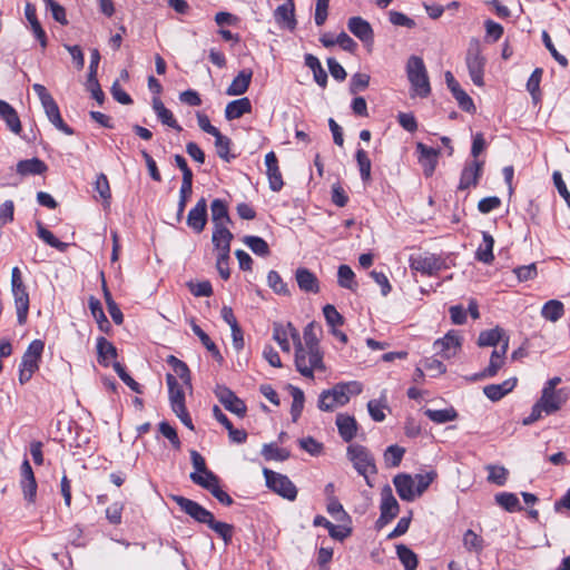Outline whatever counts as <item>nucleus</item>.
I'll return each instance as SVG.
<instances>
[{
    "label": "nucleus",
    "instance_id": "1",
    "mask_svg": "<svg viewBox=\"0 0 570 570\" xmlns=\"http://www.w3.org/2000/svg\"><path fill=\"white\" fill-rule=\"evenodd\" d=\"M362 392V384L357 381L337 383L331 390H325L320 394L317 406L321 411H333L350 402L351 396L358 395Z\"/></svg>",
    "mask_w": 570,
    "mask_h": 570
},
{
    "label": "nucleus",
    "instance_id": "2",
    "mask_svg": "<svg viewBox=\"0 0 570 570\" xmlns=\"http://www.w3.org/2000/svg\"><path fill=\"white\" fill-rule=\"evenodd\" d=\"M406 75L414 95L425 98L431 92L428 71L423 59L411 56L406 63Z\"/></svg>",
    "mask_w": 570,
    "mask_h": 570
},
{
    "label": "nucleus",
    "instance_id": "3",
    "mask_svg": "<svg viewBox=\"0 0 570 570\" xmlns=\"http://www.w3.org/2000/svg\"><path fill=\"white\" fill-rule=\"evenodd\" d=\"M32 89L37 94L48 120L63 134L73 135L72 128L63 121L59 107L47 88L43 85L35 83Z\"/></svg>",
    "mask_w": 570,
    "mask_h": 570
},
{
    "label": "nucleus",
    "instance_id": "4",
    "mask_svg": "<svg viewBox=\"0 0 570 570\" xmlns=\"http://www.w3.org/2000/svg\"><path fill=\"white\" fill-rule=\"evenodd\" d=\"M43 348L45 343L41 340H33L27 347L19 366V383L21 385L29 382L38 371Z\"/></svg>",
    "mask_w": 570,
    "mask_h": 570
},
{
    "label": "nucleus",
    "instance_id": "5",
    "mask_svg": "<svg viewBox=\"0 0 570 570\" xmlns=\"http://www.w3.org/2000/svg\"><path fill=\"white\" fill-rule=\"evenodd\" d=\"M347 456L352 461L355 470L365 478L366 483L372 485L368 480V474H376L377 469L371 452L361 444H351L347 448Z\"/></svg>",
    "mask_w": 570,
    "mask_h": 570
},
{
    "label": "nucleus",
    "instance_id": "6",
    "mask_svg": "<svg viewBox=\"0 0 570 570\" xmlns=\"http://www.w3.org/2000/svg\"><path fill=\"white\" fill-rule=\"evenodd\" d=\"M485 58L482 56V49L478 39H472L469 43L465 63L472 82L475 86H483V76L485 67Z\"/></svg>",
    "mask_w": 570,
    "mask_h": 570
},
{
    "label": "nucleus",
    "instance_id": "7",
    "mask_svg": "<svg viewBox=\"0 0 570 570\" xmlns=\"http://www.w3.org/2000/svg\"><path fill=\"white\" fill-rule=\"evenodd\" d=\"M266 485L279 497L294 501L297 497V488L285 474L274 472L267 468L263 469Z\"/></svg>",
    "mask_w": 570,
    "mask_h": 570
},
{
    "label": "nucleus",
    "instance_id": "8",
    "mask_svg": "<svg viewBox=\"0 0 570 570\" xmlns=\"http://www.w3.org/2000/svg\"><path fill=\"white\" fill-rule=\"evenodd\" d=\"M400 511V504L396 501L392 488L386 484L381 490L380 517L375 522V528L381 530L389 524Z\"/></svg>",
    "mask_w": 570,
    "mask_h": 570
},
{
    "label": "nucleus",
    "instance_id": "9",
    "mask_svg": "<svg viewBox=\"0 0 570 570\" xmlns=\"http://www.w3.org/2000/svg\"><path fill=\"white\" fill-rule=\"evenodd\" d=\"M295 366L303 376L313 379L315 370L323 371L325 368L323 354L321 351L303 348L302 353H295Z\"/></svg>",
    "mask_w": 570,
    "mask_h": 570
},
{
    "label": "nucleus",
    "instance_id": "10",
    "mask_svg": "<svg viewBox=\"0 0 570 570\" xmlns=\"http://www.w3.org/2000/svg\"><path fill=\"white\" fill-rule=\"evenodd\" d=\"M171 499L179 505V508L186 514H188L197 522L205 523L207 525L209 522H213L214 514L207 509H205L203 505H200L198 502L181 495H173Z\"/></svg>",
    "mask_w": 570,
    "mask_h": 570
},
{
    "label": "nucleus",
    "instance_id": "11",
    "mask_svg": "<svg viewBox=\"0 0 570 570\" xmlns=\"http://www.w3.org/2000/svg\"><path fill=\"white\" fill-rule=\"evenodd\" d=\"M215 395L227 411L240 417L245 416L247 411L246 404L230 389L217 386Z\"/></svg>",
    "mask_w": 570,
    "mask_h": 570
},
{
    "label": "nucleus",
    "instance_id": "12",
    "mask_svg": "<svg viewBox=\"0 0 570 570\" xmlns=\"http://www.w3.org/2000/svg\"><path fill=\"white\" fill-rule=\"evenodd\" d=\"M483 166L484 161L479 159H473L472 161L465 164L461 173L458 188L460 190H465L470 187H475L482 176Z\"/></svg>",
    "mask_w": 570,
    "mask_h": 570
},
{
    "label": "nucleus",
    "instance_id": "13",
    "mask_svg": "<svg viewBox=\"0 0 570 570\" xmlns=\"http://www.w3.org/2000/svg\"><path fill=\"white\" fill-rule=\"evenodd\" d=\"M445 82L448 88L452 92L453 97L458 101L460 108L466 112H474L475 106L472 98L461 88L460 83L456 81L451 71H446Z\"/></svg>",
    "mask_w": 570,
    "mask_h": 570
},
{
    "label": "nucleus",
    "instance_id": "14",
    "mask_svg": "<svg viewBox=\"0 0 570 570\" xmlns=\"http://www.w3.org/2000/svg\"><path fill=\"white\" fill-rule=\"evenodd\" d=\"M410 266L412 269L425 275H433L439 272L443 266V261L436 255H419L411 257Z\"/></svg>",
    "mask_w": 570,
    "mask_h": 570
},
{
    "label": "nucleus",
    "instance_id": "15",
    "mask_svg": "<svg viewBox=\"0 0 570 570\" xmlns=\"http://www.w3.org/2000/svg\"><path fill=\"white\" fill-rule=\"evenodd\" d=\"M207 223V202L202 197L187 215V225L195 233L199 234L205 229Z\"/></svg>",
    "mask_w": 570,
    "mask_h": 570
},
{
    "label": "nucleus",
    "instance_id": "16",
    "mask_svg": "<svg viewBox=\"0 0 570 570\" xmlns=\"http://www.w3.org/2000/svg\"><path fill=\"white\" fill-rule=\"evenodd\" d=\"M568 400V393L564 389L549 391L542 389V394L539 401L546 407V414H552L559 411Z\"/></svg>",
    "mask_w": 570,
    "mask_h": 570
},
{
    "label": "nucleus",
    "instance_id": "17",
    "mask_svg": "<svg viewBox=\"0 0 570 570\" xmlns=\"http://www.w3.org/2000/svg\"><path fill=\"white\" fill-rule=\"evenodd\" d=\"M347 28L357 39L365 45H372L374 31L372 26L362 17H351L347 21Z\"/></svg>",
    "mask_w": 570,
    "mask_h": 570
},
{
    "label": "nucleus",
    "instance_id": "18",
    "mask_svg": "<svg viewBox=\"0 0 570 570\" xmlns=\"http://www.w3.org/2000/svg\"><path fill=\"white\" fill-rule=\"evenodd\" d=\"M460 347L461 337L453 331L449 332L443 338L434 342V350L444 358L455 356Z\"/></svg>",
    "mask_w": 570,
    "mask_h": 570
},
{
    "label": "nucleus",
    "instance_id": "19",
    "mask_svg": "<svg viewBox=\"0 0 570 570\" xmlns=\"http://www.w3.org/2000/svg\"><path fill=\"white\" fill-rule=\"evenodd\" d=\"M266 175L268 178L269 188L273 191H279L283 186V177L278 167V160L274 151H269L265 156Z\"/></svg>",
    "mask_w": 570,
    "mask_h": 570
},
{
    "label": "nucleus",
    "instance_id": "20",
    "mask_svg": "<svg viewBox=\"0 0 570 570\" xmlns=\"http://www.w3.org/2000/svg\"><path fill=\"white\" fill-rule=\"evenodd\" d=\"M393 483L399 497L403 501L411 502L417 497L416 490L414 488L415 480L413 479L412 475L406 473H400L394 476Z\"/></svg>",
    "mask_w": 570,
    "mask_h": 570
},
{
    "label": "nucleus",
    "instance_id": "21",
    "mask_svg": "<svg viewBox=\"0 0 570 570\" xmlns=\"http://www.w3.org/2000/svg\"><path fill=\"white\" fill-rule=\"evenodd\" d=\"M274 17L278 26L285 27L288 30L293 31L297 24V21L295 19L294 0H286V2L278 6L274 11Z\"/></svg>",
    "mask_w": 570,
    "mask_h": 570
},
{
    "label": "nucleus",
    "instance_id": "22",
    "mask_svg": "<svg viewBox=\"0 0 570 570\" xmlns=\"http://www.w3.org/2000/svg\"><path fill=\"white\" fill-rule=\"evenodd\" d=\"M508 346L509 338L507 337L499 350H493V352L491 353L490 363L488 367H485L483 372L480 374V377H493L498 374V372L504 365Z\"/></svg>",
    "mask_w": 570,
    "mask_h": 570
},
{
    "label": "nucleus",
    "instance_id": "23",
    "mask_svg": "<svg viewBox=\"0 0 570 570\" xmlns=\"http://www.w3.org/2000/svg\"><path fill=\"white\" fill-rule=\"evenodd\" d=\"M17 309V318L20 325L27 321L29 312V294L24 285L11 287Z\"/></svg>",
    "mask_w": 570,
    "mask_h": 570
},
{
    "label": "nucleus",
    "instance_id": "24",
    "mask_svg": "<svg viewBox=\"0 0 570 570\" xmlns=\"http://www.w3.org/2000/svg\"><path fill=\"white\" fill-rule=\"evenodd\" d=\"M234 238L232 232L228 229V225L219 224L214 226L212 242L215 248L219 252L218 254L230 253V242Z\"/></svg>",
    "mask_w": 570,
    "mask_h": 570
},
{
    "label": "nucleus",
    "instance_id": "25",
    "mask_svg": "<svg viewBox=\"0 0 570 570\" xmlns=\"http://www.w3.org/2000/svg\"><path fill=\"white\" fill-rule=\"evenodd\" d=\"M166 381L168 385L169 401L173 411H181V409L186 407L185 392L183 390V386L178 384L176 377L170 373L166 375Z\"/></svg>",
    "mask_w": 570,
    "mask_h": 570
},
{
    "label": "nucleus",
    "instance_id": "26",
    "mask_svg": "<svg viewBox=\"0 0 570 570\" xmlns=\"http://www.w3.org/2000/svg\"><path fill=\"white\" fill-rule=\"evenodd\" d=\"M295 279L301 291L305 293H318L320 282L314 273L305 267H299L295 272Z\"/></svg>",
    "mask_w": 570,
    "mask_h": 570
},
{
    "label": "nucleus",
    "instance_id": "27",
    "mask_svg": "<svg viewBox=\"0 0 570 570\" xmlns=\"http://www.w3.org/2000/svg\"><path fill=\"white\" fill-rule=\"evenodd\" d=\"M335 423H336L340 436L345 442H351L355 438L356 432H357V422L354 416L344 414V413H340L336 415Z\"/></svg>",
    "mask_w": 570,
    "mask_h": 570
},
{
    "label": "nucleus",
    "instance_id": "28",
    "mask_svg": "<svg viewBox=\"0 0 570 570\" xmlns=\"http://www.w3.org/2000/svg\"><path fill=\"white\" fill-rule=\"evenodd\" d=\"M517 385V379L511 377L500 384H490L484 386L483 393L493 402L500 401L510 393Z\"/></svg>",
    "mask_w": 570,
    "mask_h": 570
},
{
    "label": "nucleus",
    "instance_id": "29",
    "mask_svg": "<svg viewBox=\"0 0 570 570\" xmlns=\"http://www.w3.org/2000/svg\"><path fill=\"white\" fill-rule=\"evenodd\" d=\"M253 71L250 69H243L233 79L232 83L226 89L228 96H242L244 95L250 85Z\"/></svg>",
    "mask_w": 570,
    "mask_h": 570
},
{
    "label": "nucleus",
    "instance_id": "30",
    "mask_svg": "<svg viewBox=\"0 0 570 570\" xmlns=\"http://www.w3.org/2000/svg\"><path fill=\"white\" fill-rule=\"evenodd\" d=\"M416 149L420 153V161L424 168V174L431 176L438 164L439 151L432 147L419 142Z\"/></svg>",
    "mask_w": 570,
    "mask_h": 570
},
{
    "label": "nucleus",
    "instance_id": "31",
    "mask_svg": "<svg viewBox=\"0 0 570 570\" xmlns=\"http://www.w3.org/2000/svg\"><path fill=\"white\" fill-rule=\"evenodd\" d=\"M0 117L7 124L8 128L14 132L20 134L22 127L20 118L16 109L4 100L0 99Z\"/></svg>",
    "mask_w": 570,
    "mask_h": 570
},
{
    "label": "nucleus",
    "instance_id": "32",
    "mask_svg": "<svg viewBox=\"0 0 570 570\" xmlns=\"http://www.w3.org/2000/svg\"><path fill=\"white\" fill-rule=\"evenodd\" d=\"M250 111V100L247 97H243L227 104L225 108V117L227 120H234L240 118L245 114H249Z\"/></svg>",
    "mask_w": 570,
    "mask_h": 570
},
{
    "label": "nucleus",
    "instance_id": "33",
    "mask_svg": "<svg viewBox=\"0 0 570 570\" xmlns=\"http://www.w3.org/2000/svg\"><path fill=\"white\" fill-rule=\"evenodd\" d=\"M153 109L156 112L158 119L164 125H166L177 131L183 130L181 126L175 119L173 112L165 107L164 102L159 98L153 99Z\"/></svg>",
    "mask_w": 570,
    "mask_h": 570
},
{
    "label": "nucleus",
    "instance_id": "34",
    "mask_svg": "<svg viewBox=\"0 0 570 570\" xmlns=\"http://www.w3.org/2000/svg\"><path fill=\"white\" fill-rule=\"evenodd\" d=\"M48 169L45 161L39 158H31L26 160H20L17 164V173L21 176L28 175H41L46 173Z\"/></svg>",
    "mask_w": 570,
    "mask_h": 570
},
{
    "label": "nucleus",
    "instance_id": "35",
    "mask_svg": "<svg viewBox=\"0 0 570 570\" xmlns=\"http://www.w3.org/2000/svg\"><path fill=\"white\" fill-rule=\"evenodd\" d=\"M210 212L214 226H218L219 224H232V219L228 214V208L224 200L219 198L214 199L210 204Z\"/></svg>",
    "mask_w": 570,
    "mask_h": 570
},
{
    "label": "nucleus",
    "instance_id": "36",
    "mask_svg": "<svg viewBox=\"0 0 570 570\" xmlns=\"http://www.w3.org/2000/svg\"><path fill=\"white\" fill-rule=\"evenodd\" d=\"M98 362L102 366H109V360L117 357V348L104 336L97 338Z\"/></svg>",
    "mask_w": 570,
    "mask_h": 570
},
{
    "label": "nucleus",
    "instance_id": "37",
    "mask_svg": "<svg viewBox=\"0 0 570 570\" xmlns=\"http://www.w3.org/2000/svg\"><path fill=\"white\" fill-rule=\"evenodd\" d=\"M482 238H483V242L476 250V259L484 264H491L494 259V255H493L494 239L488 232L482 233Z\"/></svg>",
    "mask_w": 570,
    "mask_h": 570
},
{
    "label": "nucleus",
    "instance_id": "38",
    "mask_svg": "<svg viewBox=\"0 0 570 570\" xmlns=\"http://www.w3.org/2000/svg\"><path fill=\"white\" fill-rule=\"evenodd\" d=\"M167 363L173 367V371L175 373L173 375L176 379L179 377L183 381L184 385L191 389L190 371L187 364L174 355L168 356Z\"/></svg>",
    "mask_w": 570,
    "mask_h": 570
},
{
    "label": "nucleus",
    "instance_id": "39",
    "mask_svg": "<svg viewBox=\"0 0 570 570\" xmlns=\"http://www.w3.org/2000/svg\"><path fill=\"white\" fill-rule=\"evenodd\" d=\"M89 308L98 324L99 330L101 332L108 333L110 330V323L105 315V312L102 309V306H101V303L99 302V299L91 296L89 298Z\"/></svg>",
    "mask_w": 570,
    "mask_h": 570
},
{
    "label": "nucleus",
    "instance_id": "40",
    "mask_svg": "<svg viewBox=\"0 0 570 570\" xmlns=\"http://www.w3.org/2000/svg\"><path fill=\"white\" fill-rule=\"evenodd\" d=\"M189 478L195 484L206 489L209 492L219 484V478L210 470H207L200 474L190 473Z\"/></svg>",
    "mask_w": 570,
    "mask_h": 570
},
{
    "label": "nucleus",
    "instance_id": "41",
    "mask_svg": "<svg viewBox=\"0 0 570 570\" xmlns=\"http://www.w3.org/2000/svg\"><path fill=\"white\" fill-rule=\"evenodd\" d=\"M564 313L563 304L558 299L548 301L541 309V315L544 320L550 322L559 321Z\"/></svg>",
    "mask_w": 570,
    "mask_h": 570
},
{
    "label": "nucleus",
    "instance_id": "42",
    "mask_svg": "<svg viewBox=\"0 0 570 570\" xmlns=\"http://www.w3.org/2000/svg\"><path fill=\"white\" fill-rule=\"evenodd\" d=\"M37 235L40 239H42L47 245L58 249L59 252H66L69 247V244L59 240L49 229H47L41 222L37 223Z\"/></svg>",
    "mask_w": 570,
    "mask_h": 570
},
{
    "label": "nucleus",
    "instance_id": "43",
    "mask_svg": "<svg viewBox=\"0 0 570 570\" xmlns=\"http://www.w3.org/2000/svg\"><path fill=\"white\" fill-rule=\"evenodd\" d=\"M289 392L293 397L291 406L292 420L293 422H297L304 409L305 395L299 387L293 385H289Z\"/></svg>",
    "mask_w": 570,
    "mask_h": 570
},
{
    "label": "nucleus",
    "instance_id": "44",
    "mask_svg": "<svg viewBox=\"0 0 570 570\" xmlns=\"http://www.w3.org/2000/svg\"><path fill=\"white\" fill-rule=\"evenodd\" d=\"M396 554L405 570H415L417 568V556L406 546L397 544Z\"/></svg>",
    "mask_w": 570,
    "mask_h": 570
},
{
    "label": "nucleus",
    "instance_id": "45",
    "mask_svg": "<svg viewBox=\"0 0 570 570\" xmlns=\"http://www.w3.org/2000/svg\"><path fill=\"white\" fill-rule=\"evenodd\" d=\"M494 500L497 504L507 510L508 512H514L522 510L519 499L514 493L501 492L495 494Z\"/></svg>",
    "mask_w": 570,
    "mask_h": 570
},
{
    "label": "nucleus",
    "instance_id": "46",
    "mask_svg": "<svg viewBox=\"0 0 570 570\" xmlns=\"http://www.w3.org/2000/svg\"><path fill=\"white\" fill-rule=\"evenodd\" d=\"M504 332L500 327L482 331L478 338L479 346H497L502 341Z\"/></svg>",
    "mask_w": 570,
    "mask_h": 570
},
{
    "label": "nucleus",
    "instance_id": "47",
    "mask_svg": "<svg viewBox=\"0 0 570 570\" xmlns=\"http://www.w3.org/2000/svg\"><path fill=\"white\" fill-rule=\"evenodd\" d=\"M424 414L435 423H446L454 421L458 417V413L453 407L443 410L426 409Z\"/></svg>",
    "mask_w": 570,
    "mask_h": 570
},
{
    "label": "nucleus",
    "instance_id": "48",
    "mask_svg": "<svg viewBox=\"0 0 570 570\" xmlns=\"http://www.w3.org/2000/svg\"><path fill=\"white\" fill-rule=\"evenodd\" d=\"M355 274L348 265H341L337 271V283L341 287L355 291L357 283L354 281Z\"/></svg>",
    "mask_w": 570,
    "mask_h": 570
},
{
    "label": "nucleus",
    "instance_id": "49",
    "mask_svg": "<svg viewBox=\"0 0 570 570\" xmlns=\"http://www.w3.org/2000/svg\"><path fill=\"white\" fill-rule=\"evenodd\" d=\"M244 244L247 245L250 250L262 257H266L271 254L269 246L262 237L258 236H245L243 239Z\"/></svg>",
    "mask_w": 570,
    "mask_h": 570
},
{
    "label": "nucleus",
    "instance_id": "50",
    "mask_svg": "<svg viewBox=\"0 0 570 570\" xmlns=\"http://www.w3.org/2000/svg\"><path fill=\"white\" fill-rule=\"evenodd\" d=\"M217 155L225 161L229 163L235 156L230 155L232 140L224 136L220 131L214 136Z\"/></svg>",
    "mask_w": 570,
    "mask_h": 570
},
{
    "label": "nucleus",
    "instance_id": "51",
    "mask_svg": "<svg viewBox=\"0 0 570 570\" xmlns=\"http://www.w3.org/2000/svg\"><path fill=\"white\" fill-rule=\"evenodd\" d=\"M262 455L267 461H285L289 458V451L269 443L263 445Z\"/></svg>",
    "mask_w": 570,
    "mask_h": 570
},
{
    "label": "nucleus",
    "instance_id": "52",
    "mask_svg": "<svg viewBox=\"0 0 570 570\" xmlns=\"http://www.w3.org/2000/svg\"><path fill=\"white\" fill-rule=\"evenodd\" d=\"M191 330L194 334L200 340L202 344L212 353V355L216 360L222 361L223 356L210 337L196 323H191Z\"/></svg>",
    "mask_w": 570,
    "mask_h": 570
},
{
    "label": "nucleus",
    "instance_id": "53",
    "mask_svg": "<svg viewBox=\"0 0 570 570\" xmlns=\"http://www.w3.org/2000/svg\"><path fill=\"white\" fill-rule=\"evenodd\" d=\"M405 453V449L401 448L396 444L387 446L384 452V462L389 468H396L400 465L403 455Z\"/></svg>",
    "mask_w": 570,
    "mask_h": 570
},
{
    "label": "nucleus",
    "instance_id": "54",
    "mask_svg": "<svg viewBox=\"0 0 570 570\" xmlns=\"http://www.w3.org/2000/svg\"><path fill=\"white\" fill-rule=\"evenodd\" d=\"M317 326L314 322L308 323L303 333L304 337V347L306 350H313V351H321L320 350V343H318V335H317Z\"/></svg>",
    "mask_w": 570,
    "mask_h": 570
},
{
    "label": "nucleus",
    "instance_id": "55",
    "mask_svg": "<svg viewBox=\"0 0 570 570\" xmlns=\"http://www.w3.org/2000/svg\"><path fill=\"white\" fill-rule=\"evenodd\" d=\"M193 193V179H183L181 187L179 190V202H178V208H177V218L180 219L184 212L186 204L191 196Z\"/></svg>",
    "mask_w": 570,
    "mask_h": 570
},
{
    "label": "nucleus",
    "instance_id": "56",
    "mask_svg": "<svg viewBox=\"0 0 570 570\" xmlns=\"http://www.w3.org/2000/svg\"><path fill=\"white\" fill-rule=\"evenodd\" d=\"M355 158L358 165L360 175L364 183L371 179V160L364 149L356 150Z\"/></svg>",
    "mask_w": 570,
    "mask_h": 570
},
{
    "label": "nucleus",
    "instance_id": "57",
    "mask_svg": "<svg viewBox=\"0 0 570 570\" xmlns=\"http://www.w3.org/2000/svg\"><path fill=\"white\" fill-rule=\"evenodd\" d=\"M463 546L468 551L476 553H480L484 547L483 539L471 529L463 534Z\"/></svg>",
    "mask_w": 570,
    "mask_h": 570
},
{
    "label": "nucleus",
    "instance_id": "58",
    "mask_svg": "<svg viewBox=\"0 0 570 570\" xmlns=\"http://www.w3.org/2000/svg\"><path fill=\"white\" fill-rule=\"evenodd\" d=\"M542 75H543V70L541 68H535L527 82V90L530 92V95L534 101H538L541 96L540 82H541Z\"/></svg>",
    "mask_w": 570,
    "mask_h": 570
},
{
    "label": "nucleus",
    "instance_id": "59",
    "mask_svg": "<svg viewBox=\"0 0 570 570\" xmlns=\"http://www.w3.org/2000/svg\"><path fill=\"white\" fill-rule=\"evenodd\" d=\"M273 338L278 343L279 347L283 352L288 353L291 351V345L288 342V332L285 325L281 323H275L273 326Z\"/></svg>",
    "mask_w": 570,
    "mask_h": 570
},
{
    "label": "nucleus",
    "instance_id": "60",
    "mask_svg": "<svg viewBox=\"0 0 570 570\" xmlns=\"http://www.w3.org/2000/svg\"><path fill=\"white\" fill-rule=\"evenodd\" d=\"M208 527L213 531H215L224 540L226 544L230 543L234 530V527L232 524L222 521H216L215 518H213V522H209Z\"/></svg>",
    "mask_w": 570,
    "mask_h": 570
},
{
    "label": "nucleus",
    "instance_id": "61",
    "mask_svg": "<svg viewBox=\"0 0 570 570\" xmlns=\"http://www.w3.org/2000/svg\"><path fill=\"white\" fill-rule=\"evenodd\" d=\"M95 190L99 194L101 199L105 203V206H109L110 198H111V191L108 178L105 174H99L97 176V179L95 181Z\"/></svg>",
    "mask_w": 570,
    "mask_h": 570
},
{
    "label": "nucleus",
    "instance_id": "62",
    "mask_svg": "<svg viewBox=\"0 0 570 570\" xmlns=\"http://www.w3.org/2000/svg\"><path fill=\"white\" fill-rule=\"evenodd\" d=\"M114 370L118 374V376L121 379V381L129 386L134 392L141 394L142 387L139 383H137L126 371V368L119 363L115 362L112 364Z\"/></svg>",
    "mask_w": 570,
    "mask_h": 570
},
{
    "label": "nucleus",
    "instance_id": "63",
    "mask_svg": "<svg viewBox=\"0 0 570 570\" xmlns=\"http://www.w3.org/2000/svg\"><path fill=\"white\" fill-rule=\"evenodd\" d=\"M268 286L279 295H289L286 283L283 282L281 275L276 271H271L267 275Z\"/></svg>",
    "mask_w": 570,
    "mask_h": 570
},
{
    "label": "nucleus",
    "instance_id": "64",
    "mask_svg": "<svg viewBox=\"0 0 570 570\" xmlns=\"http://www.w3.org/2000/svg\"><path fill=\"white\" fill-rule=\"evenodd\" d=\"M323 314L326 320V323L334 328L337 326L343 325L344 318L343 316L337 312L334 305L327 304L323 307Z\"/></svg>",
    "mask_w": 570,
    "mask_h": 570
}]
</instances>
